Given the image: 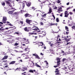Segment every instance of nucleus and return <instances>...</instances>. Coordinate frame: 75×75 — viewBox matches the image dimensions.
I'll return each instance as SVG.
<instances>
[{
  "label": "nucleus",
  "mask_w": 75,
  "mask_h": 75,
  "mask_svg": "<svg viewBox=\"0 0 75 75\" xmlns=\"http://www.w3.org/2000/svg\"><path fill=\"white\" fill-rule=\"evenodd\" d=\"M25 4L28 7H29L31 6V2H26Z\"/></svg>",
  "instance_id": "7"
},
{
  "label": "nucleus",
  "mask_w": 75,
  "mask_h": 75,
  "mask_svg": "<svg viewBox=\"0 0 75 75\" xmlns=\"http://www.w3.org/2000/svg\"><path fill=\"white\" fill-rule=\"evenodd\" d=\"M58 11H62V7H60L59 8Z\"/></svg>",
  "instance_id": "20"
},
{
  "label": "nucleus",
  "mask_w": 75,
  "mask_h": 75,
  "mask_svg": "<svg viewBox=\"0 0 75 75\" xmlns=\"http://www.w3.org/2000/svg\"><path fill=\"white\" fill-rule=\"evenodd\" d=\"M34 72H35V70L30 69L29 71V72H30L31 73H34Z\"/></svg>",
  "instance_id": "13"
},
{
  "label": "nucleus",
  "mask_w": 75,
  "mask_h": 75,
  "mask_svg": "<svg viewBox=\"0 0 75 75\" xmlns=\"http://www.w3.org/2000/svg\"><path fill=\"white\" fill-rule=\"evenodd\" d=\"M19 45V44L17 43V42H16L14 44V46H17V45Z\"/></svg>",
  "instance_id": "27"
},
{
  "label": "nucleus",
  "mask_w": 75,
  "mask_h": 75,
  "mask_svg": "<svg viewBox=\"0 0 75 75\" xmlns=\"http://www.w3.org/2000/svg\"><path fill=\"white\" fill-rule=\"evenodd\" d=\"M44 19V18H41V20H42V21H46V20H45V19Z\"/></svg>",
  "instance_id": "51"
},
{
  "label": "nucleus",
  "mask_w": 75,
  "mask_h": 75,
  "mask_svg": "<svg viewBox=\"0 0 75 75\" xmlns=\"http://www.w3.org/2000/svg\"><path fill=\"white\" fill-rule=\"evenodd\" d=\"M62 13H61V14L60 15V16L61 17H62Z\"/></svg>",
  "instance_id": "60"
},
{
  "label": "nucleus",
  "mask_w": 75,
  "mask_h": 75,
  "mask_svg": "<svg viewBox=\"0 0 75 75\" xmlns=\"http://www.w3.org/2000/svg\"><path fill=\"white\" fill-rule=\"evenodd\" d=\"M70 40H71L70 38H69L68 39H67V40H66V42H68Z\"/></svg>",
  "instance_id": "32"
},
{
  "label": "nucleus",
  "mask_w": 75,
  "mask_h": 75,
  "mask_svg": "<svg viewBox=\"0 0 75 75\" xmlns=\"http://www.w3.org/2000/svg\"><path fill=\"white\" fill-rule=\"evenodd\" d=\"M65 30H66V31H69V30L68 29H69L68 27L67 26H66L65 27Z\"/></svg>",
  "instance_id": "21"
},
{
  "label": "nucleus",
  "mask_w": 75,
  "mask_h": 75,
  "mask_svg": "<svg viewBox=\"0 0 75 75\" xmlns=\"http://www.w3.org/2000/svg\"><path fill=\"white\" fill-rule=\"evenodd\" d=\"M23 40H24L25 41H26V38H23Z\"/></svg>",
  "instance_id": "62"
},
{
  "label": "nucleus",
  "mask_w": 75,
  "mask_h": 75,
  "mask_svg": "<svg viewBox=\"0 0 75 75\" xmlns=\"http://www.w3.org/2000/svg\"><path fill=\"white\" fill-rule=\"evenodd\" d=\"M67 35H68V34H69V32H66Z\"/></svg>",
  "instance_id": "49"
},
{
  "label": "nucleus",
  "mask_w": 75,
  "mask_h": 75,
  "mask_svg": "<svg viewBox=\"0 0 75 75\" xmlns=\"http://www.w3.org/2000/svg\"><path fill=\"white\" fill-rule=\"evenodd\" d=\"M2 21L3 23H4V24H6L7 21V17L5 16L3 17Z\"/></svg>",
  "instance_id": "1"
},
{
  "label": "nucleus",
  "mask_w": 75,
  "mask_h": 75,
  "mask_svg": "<svg viewBox=\"0 0 75 75\" xmlns=\"http://www.w3.org/2000/svg\"><path fill=\"white\" fill-rule=\"evenodd\" d=\"M66 60V58H63L62 59V62H64Z\"/></svg>",
  "instance_id": "40"
},
{
  "label": "nucleus",
  "mask_w": 75,
  "mask_h": 75,
  "mask_svg": "<svg viewBox=\"0 0 75 75\" xmlns=\"http://www.w3.org/2000/svg\"><path fill=\"white\" fill-rule=\"evenodd\" d=\"M24 30L25 31H26V32H29V30H30L28 29V28L27 27L25 28Z\"/></svg>",
  "instance_id": "10"
},
{
  "label": "nucleus",
  "mask_w": 75,
  "mask_h": 75,
  "mask_svg": "<svg viewBox=\"0 0 75 75\" xmlns=\"http://www.w3.org/2000/svg\"><path fill=\"white\" fill-rule=\"evenodd\" d=\"M57 62H60V58H59V57H57Z\"/></svg>",
  "instance_id": "18"
},
{
  "label": "nucleus",
  "mask_w": 75,
  "mask_h": 75,
  "mask_svg": "<svg viewBox=\"0 0 75 75\" xmlns=\"http://www.w3.org/2000/svg\"><path fill=\"white\" fill-rule=\"evenodd\" d=\"M55 25V23H51V24L50 25V26H52V25Z\"/></svg>",
  "instance_id": "39"
},
{
  "label": "nucleus",
  "mask_w": 75,
  "mask_h": 75,
  "mask_svg": "<svg viewBox=\"0 0 75 75\" xmlns=\"http://www.w3.org/2000/svg\"><path fill=\"white\" fill-rule=\"evenodd\" d=\"M40 24L41 25H44V24H43L42 22H41L40 23Z\"/></svg>",
  "instance_id": "52"
},
{
  "label": "nucleus",
  "mask_w": 75,
  "mask_h": 75,
  "mask_svg": "<svg viewBox=\"0 0 75 75\" xmlns=\"http://www.w3.org/2000/svg\"><path fill=\"white\" fill-rule=\"evenodd\" d=\"M4 65H6L4 67V68H7L8 67V64H7V63H6L4 64Z\"/></svg>",
  "instance_id": "23"
},
{
  "label": "nucleus",
  "mask_w": 75,
  "mask_h": 75,
  "mask_svg": "<svg viewBox=\"0 0 75 75\" xmlns=\"http://www.w3.org/2000/svg\"><path fill=\"white\" fill-rule=\"evenodd\" d=\"M35 75H37L39 74V73H38V71H36V70H35Z\"/></svg>",
  "instance_id": "24"
},
{
  "label": "nucleus",
  "mask_w": 75,
  "mask_h": 75,
  "mask_svg": "<svg viewBox=\"0 0 75 75\" xmlns=\"http://www.w3.org/2000/svg\"><path fill=\"white\" fill-rule=\"evenodd\" d=\"M19 47V46H18L17 47H15V48L16 49H17V48H18V47Z\"/></svg>",
  "instance_id": "61"
},
{
  "label": "nucleus",
  "mask_w": 75,
  "mask_h": 75,
  "mask_svg": "<svg viewBox=\"0 0 75 75\" xmlns=\"http://www.w3.org/2000/svg\"><path fill=\"white\" fill-rule=\"evenodd\" d=\"M33 56H35V58H37L38 59H40V57L38 56V55L36 54H33Z\"/></svg>",
  "instance_id": "6"
},
{
  "label": "nucleus",
  "mask_w": 75,
  "mask_h": 75,
  "mask_svg": "<svg viewBox=\"0 0 75 75\" xmlns=\"http://www.w3.org/2000/svg\"><path fill=\"white\" fill-rule=\"evenodd\" d=\"M68 16H69V13H67V15H65L64 17H68Z\"/></svg>",
  "instance_id": "31"
},
{
  "label": "nucleus",
  "mask_w": 75,
  "mask_h": 75,
  "mask_svg": "<svg viewBox=\"0 0 75 75\" xmlns=\"http://www.w3.org/2000/svg\"><path fill=\"white\" fill-rule=\"evenodd\" d=\"M22 6L23 8H24V7H25V3L23 4Z\"/></svg>",
  "instance_id": "42"
},
{
  "label": "nucleus",
  "mask_w": 75,
  "mask_h": 75,
  "mask_svg": "<svg viewBox=\"0 0 75 75\" xmlns=\"http://www.w3.org/2000/svg\"><path fill=\"white\" fill-rule=\"evenodd\" d=\"M26 22L27 24L30 25L31 24V23L33 22V21L32 20H29L28 19H26Z\"/></svg>",
  "instance_id": "2"
},
{
  "label": "nucleus",
  "mask_w": 75,
  "mask_h": 75,
  "mask_svg": "<svg viewBox=\"0 0 75 75\" xmlns=\"http://www.w3.org/2000/svg\"><path fill=\"white\" fill-rule=\"evenodd\" d=\"M35 28V29H33L32 30H30V31L31 30H35V31H37L38 32H40V29L38 28V27L36 28Z\"/></svg>",
  "instance_id": "8"
},
{
  "label": "nucleus",
  "mask_w": 75,
  "mask_h": 75,
  "mask_svg": "<svg viewBox=\"0 0 75 75\" xmlns=\"http://www.w3.org/2000/svg\"><path fill=\"white\" fill-rule=\"evenodd\" d=\"M30 66L31 67H33V63L30 64Z\"/></svg>",
  "instance_id": "63"
},
{
  "label": "nucleus",
  "mask_w": 75,
  "mask_h": 75,
  "mask_svg": "<svg viewBox=\"0 0 75 75\" xmlns=\"http://www.w3.org/2000/svg\"><path fill=\"white\" fill-rule=\"evenodd\" d=\"M33 27H34V28L33 27V28H34V29H35V28H37V27L35 26L34 25L33 26Z\"/></svg>",
  "instance_id": "54"
},
{
  "label": "nucleus",
  "mask_w": 75,
  "mask_h": 75,
  "mask_svg": "<svg viewBox=\"0 0 75 75\" xmlns=\"http://www.w3.org/2000/svg\"><path fill=\"white\" fill-rule=\"evenodd\" d=\"M24 70H25V71L27 70V67H24Z\"/></svg>",
  "instance_id": "45"
},
{
  "label": "nucleus",
  "mask_w": 75,
  "mask_h": 75,
  "mask_svg": "<svg viewBox=\"0 0 75 75\" xmlns=\"http://www.w3.org/2000/svg\"><path fill=\"white\" fill-rule=\"evenodd\" d=\"M70 8H71V7H69V8H67V11H68V10H69V9H70Z\"/></svg>",
  "instance_id": "41"
},
{
  "label": "nucleus",
  "mask_w": 75,
  "mask_h": 75,
  "mask_svg": "<svg viewBox=\"0 0 75 75\" xmlns=\"http://www.w3.org/2000/svg\"><path fill=\"white\" fill-rule=\"evenodd\" d=\"M69 52H70V53H71V49H69Z\"/></svg>",
  "instance_id": "58"
},
{
  "label": "nucleus",
  "mask_w": 75,
  "mask_h": 75,
  "mask_svg": "<svg viewBox=\"0 0 75 75\" xmlns=\"http://www.w3.org/2000/svg\"><path fill=\"white\" fill-rule=\"evenodd\" d=\"M47 15V14H45L44 15H42L41 16L42 17H45V16H46V15Z\"/></svg>",
  "instance_id": "33"
},
{
  "label": "nucleus",
  "mask_w": 75,
  "mask_h": 75,
  "mask_svg": "<svg viewBox=\"0 0 75 75\" xmlns=\"http://www.w3.org/2000/svg\"><path fill=\"white\" fill-rule=\"evenodd\" d=\"M58 43H59V42H56L54 43H51V42H49V44H50V46L51 47H54V46H55V45H57V44H58Z\"/></svg>",
  "instance_id": "3"
},
{
  "label": "nucleus",
  "mask_w": 75,
  "mask_h": 75,
  "mask_svg": "<svg viewBox=\"0 0 75 75\" xmlns=\"http://www.w3.org/2000/svg\"><path fill=\"white\" fill-rule=\"evenodd\" d=\"M3 28V27H1V28H0V31H3L5 30V29Z\"/></svg>",
  "instance_id": "19"
},
{
  "label": "nucleus",
  "mask_w": 75,
  "mask_h": 75,
  "mask_svg": "<svg viewBox=\"0 0 75 75\" xmlns=\"http://www.w3.org/2000/svg\"><path fill=\"white\" fill-rule=\"evenodd\" d=\"M8 57V56H5L2 59V60H4V59H7Z\"/></svg>",
  "instance_id": "17"
},
{
  "label": "nucleus",
  "mask_w": 75,
  "mask_h": 75,
  "mask_svg": "<svg viewBox=\"0 0 75 75\" xmlns=\"http://www.w3.org/2000/svg\"><path fill=\"white\" fill-rule=\"evenodd\" d=\"M52 9H51V7H50L49 12H48L47 13L48 14H50V13H52Z\"/></svg>",
  "instance_id": "11"
},
{
  "label": "nucleus",
  "mask_w": 75,
  "mask_h": 75,
  "mask_svg": "<svg viewBox=\"0 0 75 75\" xmlns=\"http://www.w3.org/2000/svg\"><path fill=\"white\" fill-rule=\"evenodd\" d=\"M29 49L28 48H25V49L24 50L25 51H28V52H29L30 51L28 50H29Z\"/></svg>",
  "instance_id": "25"
},
{
  "label": "nucleus",
  "mask_w": 75,
  "mask_h": 75,
  "mask_svg": "<svg viewBox=\"0 0 75 75\" xmlns=\"http://www.w3.org/2000/svg\"><path fill=\"white\" fill-rule=\"evenodd\" d=\"M16 61H12L10 62L9 64H10V65H11V64H14L16 63Z\"/></svg>",
  "instance_id": "14"
},
{
  "label": "nucleus",
  "mask_w": 75,
  "mask_h": 75,
  "mask_svg": "<svg viewBox=\"0 0 75 75\" xmlns=\"http://www.w3.org/2000/svg\"><path fill=\"white\" fill-rule=\"evenodd\" d=\"M71 28H73V29H75V25L73 26H72L71 27Z\"/></svg>",
  "instance_id": "43"
},
{
  "label": "nucleus",
  "mask_w": 75,
  "mask_h": 75,
  "mask_svg": "<svg viewBox=\"0 0 75 75\" xmlns=\"http://www.w3.org/2000/svg\"><path fill=\"white\" fill-rule=\"evenodd\" d=\"M15 34H17V35L19 34V33L18 32H16L15 33Z\"/></svg>",
  "instance_id": "48"
},
{
  "label": "nucleus",
  "mask_w": 75,
  "mask_h": 75,
  "mask_svg": "<svg viewBox=\"0 0 75 75\" xmlns=\"http://www.w3.org/2000/svg\"><path fill=\"white\" fill-rule=\"evenodd\" d=\"M57 3L59 4V3H61V1H60V0H57Z\"/></svg>",
  "instance_id": "36"
},
{
  "label": "nucleus",
  "mask_w": 75,
  "mask_h": 75,
  "mask_svg": "<svg viewBox=\"0 0 75 75\" xmlns=\"http://www.w3.org/2000/svg\"><path fill=\"white\" fill-rule=\"evenodd\" d=\"M68 14V11H66L64 12V14L65 15H67Z\"/></svg>",
  "instance_id": "38"
},
{
  "label": "nucleus",
  "mask_w": 75,
  "mask_h": 75,
  "mask_svg": "<svg viewBox=\"0 0 75 75\" xmlns=\"http://www.w3.org/2000/svg\"><path fill=\"white\" fill-rule=\"evenodd\" d=\"M44 62H46V64H47V65H48V63L47 61H45Z\"/></svg>",
  "instance_id": "47"
},
{
  "label": "nucleus",
  "mask_w": 75,
  "mask_h": 75,
  "mask_svg": "<svg viewBox=\"0 0 75 75\" xmlns=\"http://www.w3.org/2000/svg\"><path fill=\"white\" fill-rule=\"evenodd\" d=\"M2 4L3 6H5V3L3 2Z\"/></svg>",
  "instance_id": "44"
},
{
  "label": "nucleus",
  "mask_w": 75,
  "mask_h": 75,
  "mask_svg": "<svg viewBox=\"0 0 75 75\" xmlns=\"http://www.w3.org/2000/svg\"><path fill=\"white\" fill-rule=\"evenodd\" d=\"M9 28H11L13 30H14V29H16V27H15V26L11 27H9Z\"/></svg>",
  "instance_id": "15"
},
{
  "label": "nucleus",
  "mask_w": 75,
  "mask_h": 75,
  "mask_svg": "<svg viewBox=\"0 0 75 75\" xmlns=\"http://www.w3.org/2000/svg\"><path fill=\"white\" fill-rule=\"evenodd\" d=\"M14 10H13L12 11H9L8 13V14H13V11H14Z\"/></svg>",
  "instance_id": "16"
},
{
  "label": "nucleus",
  "mask_w": 75,
  "mask_h": 75,
  "mask_svg": "<svg viewBox=\"0 0 75 75\" xmlns=\"http://www.w3.org/2000/svg\"><path fill=\"white\" fill-rule=\"evenodd\" d=\"M59 37H60V36L59 35H58L57 37V40L58 41H61V39L59 38Z\"/></svg>",
  "instance_id": "12"
},
{
  "label": "nucleus",
  "mask_w": 75,
  "mask_h": 75,
  "mask_svg": "<svg viewBox=\"0 0 75 75\" xmlns=\"http://www.w3.org/2000/svg\"><path fill=\"white\" fill-rule=\"evenodd\" d=\"M59 70H58V69L57 68L56 69V71H55V72L56 73L59 72Z\"/></svg>",
  "instance_id": "26"
},
{
  "label": "nucleus",
  "mask_w": 75,
  "mask_h": 75,
  "mask_svg": "<svg viewBox=\"0 0 75 75\" xmlns=\"http://www.w3.org/2000/svg\"><path fill=\"white\" fill-rule=\"evenodd\" d=\"M52 16L54 18V20H55V16L54 15H52Z\"/></svg>",
  "instance_id": "56"
},
{
  "label": "nucleus",
  "mask_w": 75,
  "mask_h": 75,
  "mask_svg": "<svg viewBox=\"0 0 75 75\" xmlns=\"http://www.w3.org/2000/svg\"><path fill=\"white\" fill-rule=\"evenodd\" d=\"M57 67H58V66L57 65L54 66V68H57Z\"/></svg>",
  "instance_id": "59"
},
{
  "label": "nucleus",
  "mask_w": 75,
  "mask_h": 75,
  "mask_svg": "<svg viewBox=\"0 0 75 75\" xmlns=\"http://www.w3.org/2000/svg\"><path fill=\"white\" fill-rule=\"evenodd\" d=\"M30 25V28L32 29L33 28H34V25Z\"/></svg>",
  "instance_id": "28"
},
{
  "label": "nucleus",
  "mask_w": 75,
  "mask_h": 75,
  "mask_svg": "<svg viewBox=\"0 0 75 75\" xmlns=\"http://www.w3.org/2000/svg\"><path fill=\"white\" fill-rule=\"evenodd\" d=\"M57 65H59V64H60L59 62H57Z\"/></svg>",
  "instance_id": "55"
},
{
  "label": "nucleus",
  "mask_w": 75,
  "mask_h": 75,
  "mask_svg": "<svg viewBox=\"0 0 75 75\" xmlns=\"http://www.w3.org/2000/svg\"><path fill=\"white\" fill-rule=\"evenodd\" d=\"M42 37H44V36H45L46 34H45V32H43L42 33Z\"/></svg>",
  "instance_id": "22"
},
{
  "label": "nucleus",
  "mask_w": 75,
  "mask_h": 75,
  "mask_svg": "<svg viewBox=\"0 0 75 75\" xmlns=\"http://www.w3.org/2000/svg\"><path fill=\"white\" fill-rule=\"evenodd\" d=\"M31 62L33 64V65H35V66H36L37 67H38V68H41V66H40L39 65H38L37 63H34L33 61Z\"/></svg>",
  "instance_id": "4"
},
{
  "label": "nucleus",
  "mask_w": 75,
  "mask_h": 75,
  "mask_svg": "<svg viewBox=\"0 0 75 75\" xmlns=\"http://www.w3.org/2000/svg\"><path fill=\"white\" fill-rule=\"evenodd\" d=\"M68 44H69V45H70V44H71V42H68L67 43L66 45H68Z\"/></svg>",
  "instance_id": "50"
},
{
  "label": "nucleus",
  "mask_w": 75,
  "mask_h": 75,
  "mask_svg": "<svg viewBox=\"0 0 75 75\" xmlns=\"http://www.w3.org/2000/svg\"><path fill=\"white\" fill-rule=\"evenodd\" d=\"M56 21L57 23H58V22H59V19L58 18H56Z\"/></svg>",
  "instance_id": "37"
},
{
  "label": "nucleus",
  "mask_w": 75,
  "mask_h": 75,
  "mask_svg": "<svg viewBox=\"0 0 75 75\" xmlns=\"http://www.w3.org/2000/svg\"><path fill=\"white\" fill-rule=\"evenodd\" d=\"M19 23H20L21 24V25H22L23 24V21H20L19 22Z\"/></svg>",
  "instance_id": "46"
},
{
  "label": "nucleus",
  "mask_w": 75,
  "mask_h": 75,
  "mask_svg": "<svg viewBox=\"0 0 75 75\" xmlns=\"http://www.w3.org/2000/svg\"><path fill=\"white\" fill-rule=\"evenodd\" d=\"M24 16H25V17H32V16L28 13L25 14Z\"/></svg>",
  "instance_id": "5"
},
{
  "label": "nucleus",
  "mask_w": 75,
  "mask_h": 75,
  "mask_svg": "<svg viewBox=\"0 0 75 75\" xmlns=\"http://www.w3.org/2000/svg\"><path fill=\"white\" fill-rule=\"evenodd\" d=\"M29 34L30 36L31 35H34V33H29Z\"/></svg>",
  "instance_id": "30"
},
{
  "label": "nucleus",
  "mask_w": 75,
  "mask_h": 75,
  "mask_svg": "<svg viewBox=\"0 0 75 75\" xmlns=\"http://www.w3.org/2000/svg\"><path fill=\"white\" fill-rule=\"evenodd\" d=\"M6 2L7 4L8 5L9 7H12V6L11 5V3H10V2L8 1H6Z\"/></svg>",
  "instance_id": "9"
},
{
  "label": "nucleus",
  "mask_w": 75,
  "mask_h": 75,
  "mask_svg": "<svg viewBox=\"0 0 75 75\" xmlns=\"http://www.w3.org/2000/svg\"><path fill=\"white\" fill-rule=\"evenodd\" d=\"M40 44H41L42 45H44V43H43V42H40Z\"/></svg>",
  "instance_id": "57"
},
{
  "label": "nucleus",
  "mask_w": 75,
  "mask_h": 75,
  "mask_svg": "<svg viewBox=\"0 0 75 75\" xmlns=\"http://www.w3.org/2000/svg\"><path fill=\"white\" fill-rule=\"evenodd\" d=\"M67 38H70V39H71V36H67Z\"/></svg>",
  "instance_id": "35"
},
{
  "label": "nucleus",
  "mask_w": 75,
  "mask_h": 75,
  "mask_svg": "<svg viewBox=\"0 0 75 75\" xmlns=\"http://www.w3.org/2000/svg\"><path fill=\"white\" fill-rule=\"evenodd\" d=\"M69 14H70V15H72V14H73V13H72V12H69Z\"/></svg>",
  "instance_id": "53"
},
{
  "label": "nucleus",
  "mask_w": 75,
  "mask_h": 75,
  "mask_svg": "<svg viewBox=\"0 0 75 75\" xmlns=\"http://www.w3.org/2000/svg\"><path fill=\"white\" fill-rule=\"evenodd\" d=\"M6 25H9V26H11V27L12 26H13V25L11 24V23H9V24H6Z\"/></svg>",
  "instance_id": "29"
},
{
  "label": "nucleus",
  "mask_w": 75,
  "mask_h": 75,
  "mask_svg": "<svg viewBox=\"0 0 75 75\" xmlns=\"http://www.w3.org/2000/svg\"><path fill=\"white\" fill-rule=\"evenodd\" d=\"M62 53H64V51L63 50H62Z\"/></svg>",
  "instance_id": "64"
},
{
  "label": "nucleus",
  "mask_w": 75,
  "mask_h": 75,
  "mask_svg": "<svg viewBox=\"0 0 75 75\" xmlns=\"http://www.w3.org/2000/svg\"><path fill=\"white\" fill-rule=\"evenodd\" d=\"M55 75H61L60 73L58 72L57 73H55Z\"/></svg>",
  "instance_id": "34"
}]
</instances>
